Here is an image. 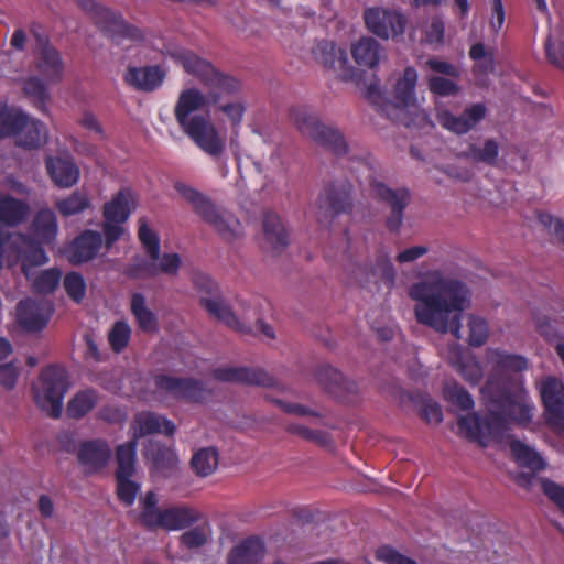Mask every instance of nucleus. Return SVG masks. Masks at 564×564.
<instances>
[{
    "instance_id": "nucleus-1",
    "label": "nucleus",
    "mask_w": 564,
    "mask_h": 564,
    "mask_svg": "<svg viewBox=\"0 0 564 564\" xmlns=\"http://www.w3.org/2000/svg\"><path fill=\"white\" fill-rule=\"evenodd\" d=\"M171 56L187 74L196 77L206 87V91L197 87H187L180 91L173 109L175 120L197 148L207 155L219 159L226 150V140L209 117L198 111L212 107L236 132L247 110V102L241 96L242 83L189 51H176Z\"/></svg>"
},
{
    "instance_id": "nucleus-2",
    "label": "nucleus",
    "mask_w": 564,
    "mask_h": 564,
    "mask_svg": "<svg viewBox=\"0 0 564 564\" xmlns=\"http://www.w3.org/2000/svg\"><path fill=\"white\" fill-rule=\"evenodd\" d=\"M408 295L419 324L463 338V313L471 306V292L463 281L432 270L409 286Z\"/></svg>"
},
{
    "instance_id": "nucleus-3",
    "label": "nucleus",
    "mask_w": 564,
    "mask_h": 564,
    "mask_svg": "<svg viewBox=\"0 0 564 564\" xmlns=\"http://www.w3.org/2000/svg\"><path fill=\"white\" fill-rule=\"evenodd\" d=\"M534 405L524 390L505 397L496 409H491L486 419L476 413L458 417V434L486 447L491 441H501L508 430V423L527 425L533 417Z\"/></svg>"
},
{
    "instance_id": "nucleus-4",
    "label": "nucleus",
    "mask_w": 564,
    "mask_h": 564,
    "mask_svg": "<svg viewBox=\"0 0 564 564\" xmlns=\"http://www.w3.org/2000/svg\"><path fill=\"white\" fill-rule=\"evenodd\" d=\"M417 73L413 67H406L393 86L392 100H388L379 82L367 87L366 97L379 111L393 121L406 127L433 128L427 113L417 100L415 87Z\"/></svg>"
},
{
    "instance_id": "nucleus-5",
    "label": "nucleus",
    "mask_w": 564,
    "mask_h": 564,
    "mask_svg": "<svg viewBox=\"0 0 564 564\" xmlns=\"http://www.w3.org/2000/svg\"><path fill=\"white\" fill-rule=\"evenodd\" d=\"M174 188L223 239L234 241L242 236V226L239 219L231 213L215 206L205 194L183 182H175Z\"/></svg>"
},
{
    "instance_id": "nucleus-6",
    "label": "nucleus",
    "mask_w": 564,
    "mask_h": 564,
    "mask_svg": "<svg viewBox=\"0 0 564 564\" xmlns=\"http://www.w3.org/2000/svg\"><path fill=\"white\" fill-rule=\"evenodd\" d=\"M139 239L147 253V259H137L128 269L132 278H152L159 274L176 275L181 267L177 253L160 256V239L144 219L139 221Z\"/></svg>"
},
{
    "instance_id": "nucleus-7",
    "label": "nucleus",
    "mask_w": 564,
    "mask_h": 564,
    "mask_svg": "<svg viewBox=\"0 0 564 564\" xmlns=\"http://www.w3.org/2000/svg\"><path fill=\"white\" fill-rule=\"evenodd\" d=\"M140 506L139 521L148 529L180 531L198 522L202 518L197 509L187 505L159 508L156 495L153 491H148L140 499Z\"/></svg>"
},
{
    "instance_id": "nucleus-8",
    "label": "nucleus",
    "mask_w": 564,
    "mask_h": 564,
    "mask_svg": "<svg viewBox=\"0 0 564 564\" xmlns=\"http://www.w3.org/2000/svg\"><path fill=\"white\" fill-rule=\"evenodd\" d=\"M68 382L66 371L56 366L42 370L37 380L32 384L33 399L36 405L52 417H58L63 410L64 395Z\"/></svg>"
},
{
    "instance_id": "nucleus-9",
    "label": "nucleus",
    "mask_w": 564,
    "mask_h": 564,
    "mask_svg": "<svg viewBox=\"0 0 564 564\" xmlns=\"http://www.w3.org/2000/svg\"><path fill=\"white\" fill-rule=\"evenodd\" d=\"M291 120L304 137L329 149L336 155L347 152L348 147L341 132L332 126L324 124L316 115L307 111V109L293 108Z\"/></svg>"
},
{
    "instance_id": "nucleus-10",
    "label": "nucleus",
    "mask_w": 564,
    "mask_h": 564,
    "mask_svg": "<svg viewBox=\"0 0 564 564\" xmlns=\"http://www.w3.org/2000/svg\"><path fill=\"white\" fill-rule=\"evenodd\" d=\"M364 20L369 32L381 40L402 36L408 25V18L401 10L380 6L366 9Z\"/></svg>"
},
{
    "instance_id": "nucleus-11",
    "label": "nucleus",
    "mask_w": 564,
    "mask_h": 564,
    "mask_svg": "<svg viewBox=\"0 0 564 564\" xmlns=\"http://www.w3.org/2000/svg\"><path fill=\"white\" fill-rule=\"evenodd\" d=\"M155 393L163 400H182L200 403L207 400L212 392L200 382L189 378L156 376L154 378Z\"/></svg>"
},
{
    "instance_id": "nucleus-12",
    "label": "nucleus",
    "mask_w": 564,
    "mask_h": 564,
    "mask_svg": "<svg viewBox=\"0 0 564 564\" xmlns=\"http://www.w3.org/2000/svg\"><path fill=\"white\" fill-rule=\"evenodd\" d=\"M539 391L547 424L564 434V382L554 376H546L539 382Z\"/></svg>"
},
{
    "instance_id": "nucleus-13",
    "label": "nucleus",
    "mask_w": 564,
    "mask_h": 564,
    "mask_svg": "<svg viewBox=\"0 0 564 564\" xmlns=\"http://www.w3.org/2000/svg\"><path fill=\"white\" fill-rule=\"evenodd\" d=\"M34 67L50 84H58L64 78L65 64L61 53L45 39H37L34 51Z\"/></svg>"
},
{
    "instance_id": "nucleus-14",
    "label": "nucleus",
    "mask_w": 564,
    "mask_h": 564,
    "mask_svg": "<svg viewBox=\"0 0 564 564\" xmlns=\"http://www.w3.org/2000/svg\"><path fill=\"white\" fill-rule=\"evenodd\" d=\"M316 218L321 224H327L336 215L350 208V187L329 185L317 198Z\"/></svg>"
},
{
    "instance_id": "nucleus-15",
    "label": "nucleus",
    "mask_w": 564,
    "mask_h": 564,
    "mask_svg": "<svg viewBox=\"0 0 564 564\" xmlns=\"http://www.w3.org/2000/svg\"><path fill=\"white\" fill-rule=\"evenodd\" d=\"M440 355L471 386L481 381L484 370L480 362L473 355H464L459 344L453 341L445 347H441Z\"/></svg>"
},
{
    "instance_id": "nucleus-16",
    "label": "nucleus",
    "mask_w": 564,
    "mask_h": 564,
    "mask_svg": "<svg viewBox=\"0 0 564 564\" xmlns=\"http://www.w3.org/2000/svg\"><path fill=\"white\" fill-rule=\"evenodd\" d=\"M486 112V107L482 104H474L466 107L459 116L453 115L447 109H438L436 118L444 129L455 134H465L485 118Z\"/></svg>"
},
{
    "instance_id": "nucleus-17",
    "label": "nucleus",
    "mask_w": 564,
    "mask_h": 564,
    "mask_svg": "<svg viewBox=\"0 0 564 564\" xmlns=\"http://www.w3.org/2000/svg\"><path fill=\"white\" fill-rule=\"evenodd\" d=\"M95 20L96 23L118 43H121L123 40L138 42L143 39V34L140 29L128 24L121 15L107 8L97 7Z\"/></svg>"
},
{
    "instance_id": "nucleus-18",
    "label": "nucleus",
    "mask_w": 564,
    "mask_h": 564,
    "mask_svg": "<svg viewBox=\"0 0 564 564\" xmlns=\"http://www.w3.org/2000/svg\"><path fill=\"white\" fill-rule=\"evenodd\" d=\"M30 214L26 202L0 192V246L9 240L7 228L17 227L24 223Z\"/></svg>"
},
{
    "instance_id": "nucleus-19",
    "label": "nucleus",
    "mask_w": 564,
    "mask_h": 564,
    "mask_svg": "<svg viewBox=\"0 0 564 564\" xmlns=\"http://www.w3.org/2000/svg\"><path fill=\"white\" fill-rule=\"evenodd\" d=\"M213 377L220 382H234L261 387H273L274 378L260 368L219 367L213 370Z\"/></svg>"
},
{
    "instance_id": "nucleus-20",
    "label": "nucleus",
    "mask_w": 564,
    "mask_h": 564,
    "mask_svg": "<svg viewBox=\"0 0 564 564\" xmlns=\"http://www.w3.org/2000/svg\"><path fill=\"white\" fill-rule=\"evenodd\" d=\"M372 193L390 205L391 215L387 219V226L390 230H398L402 224L403 209L410 202L409 191L405 188L391 189L382 183H375Z\"/></svg>"
},
{
    "instance_id": "nucleus-21",
    "label": "nucleus",
    "mask_w": 564,
    "mask_h": 564,
    "mask_svg": "<svg viewBox=\"0 0 564 564\" xmlns=\"http://www.w3.org/2000/svg\"><path fill=\"white\" fill-rule=\"evenodd\" d=\"M53 312L48 301L40 302L30 299L20 301L17 306V316L19 324L26 330H40L48 322Z\"/></svg>"
},
{
    "instance_id": "nucleus-22",
    "label": "nucleus",
    "mask_w": 564,
    "mask_h": 564,
    "mask_svg": "<svg viewBox=\"0 0 564 564\" xmlns=\"http://www.w3.org/2000/svg\"><path fill=\"white\" fill-rule=\"evenodd\" d=\"M111 457V448L104 440L84 442L77 449V458L87 474L101 470Z\"/></svg>"
},
{
    "instance_id": "nucleus-23",
    "label": "nucleus",
    "mask_w": 564,
    "mask_h": 564,
    "mask_svg": "<svg viewBox=\"0 0 564 564\" xmlns=\"http://www.w3.org/2000/svg\"><path fill=\"white\" fill-rule=\"evenodd\" d=\"M45 166L57 187L70 188L78 183L80 171L72 156H47Z\"/></svg>"
},
{
    "instance_id": "nucleus-24",
    "label": "nucleus",
    "mask_w": 564,
    "mask_h": 564,
    "mask_svg": "<svg viewBox=\"0 0 564 564\" xmlns=\"http://www.w3.org/2000/svg\"><path fill=\"white\" fill-rule=\"evenodd\" d=\"M102 246L101 234L85 230L67 248V258L73 264H82L93 260Z\"/></svg>"
},
{
    "instance_id": "nucleus-25",
    "label": "nucleus",
    "mask_w": 564,
    "mask_h": 564,
    "mask_svg": "<svg viewBox=\"0 0 564 564\" xmlns=\"http://www.w3.org/2000/svg\"><path fill=\"white\" fill-rule=\"evenodd\" d=\"M133 438L138 442V438L153 434L163 433L172 436L176 430L175 424L164 417L163 415L152 412H141L134 416L133 423Z\"/></svg>"
},
{
    "instance_id": "nucleus-26",
    "label": "nucleus",
    "mask_w": 564,
    "mask_h": 564,
    "mask_svg": "<svg viewBox=\"0 0 564 564\" xmlns=\"http://www.w3.org/2000/svg\"><path fill=\"white\" fill-rule=\"evenodd\" d=\"M486 360L494 372L512 375L527 370L528 360L524 356L511 354L499 348H488Z\"/></svg>"
},
{
    "instance_id": "nucleus-27",
    "label": "nucleus",
    "mask_w": 564,
    "mask_h": 564,
    "mask_svg": "<svg viewBox=\"0 0 564 564\" xmlns=\"http://www.w3.org/2000/svg\"><path fill=\"white\" fill-rule=\"evenodd\" d=\"M164 78L165 73L159 66L129 67L123 76L128 85L143 91H153Z\"/></svg>"
},
{
    "instance_id": "nucleus-28",
    "label": "nucleus",
    "mask_w": 564,
    "mask_h": 564,
    "mask_svg": "<svg viewBox=\"0 0 564 564\" xmlns=\"http://www.w3.org/2000/svg\"><path fill=\"white\" fill-rule=\"evenodd\" d=\"M30 231L36 243H53L58 232L55 213L48 208L40 209L31 223Z\"/></svg>"
},
{
    "instance_id": "nucleus-29",
    "label": "nucleus",
    "mask_w": 564,
    "mask_h": 564,
    "mask_svg": "<svg viewBox=\"0 0 564 564\" xmlns=\"http://www.w3.org/2000/svg\"><path fill=\"white\" fill-rule=\"evenodd\" d=\"M312 53L316 63L325 68L335 72H346L348 68L346 51L341 47H337L333 42L322 41L317 43Z\"/></svg>"
},
{
    "instance_id": "nucleus-30",
    "label": "nucleus",
    "mask_w": 564,
    "mask_h": 564,
    "mask_svg": "<svg viewBox=\"0 0 564 564\" xmlns=\"http://www.w3.org/2000/svg\"><path fill=\"white\" fill-rule=\"evenodd\" d=\"M137 207V198L130 188L120 189L117 195L104 206V218L115 223H124Z\"/></svg>"
},
{
    "instance_id": "nucleus-31",
    "label": "nucleus",
    "mask_w": 564,
    "mask_h": 564,
    "mask_svg": "<svg viewBox=\"0 0 564 564\" xmlns=\"http://www.w3.org/2000/svg\"><path fill=\"white\" fill-rule=\"evenodd\" d=\"M202 306L215 319L240 333H247L248 327L241 323L230 307L218 295L203 296L200 299Z\"/></svg>"
},
{
    "instance_id": "nucleus-32",
    "label": "nucleus",
    "mask_w": 564,
    "mask_h": 564,
    "mask_svg": "<svg viewBox=\"0 0 564 564\" xmlns=\"http://www.w3.org/2000/svg\"><path fill=\"white\" fill-rule=\"evenodd\" d=\"M15 135L18 145L25 149H37L46 142L47 129L40 120L25 115L24 122Z\"/></svg>"
},
{
    "instance_id": "nucleus-33",
    "label": "nucleus",
    "mask_w": 564,
    "mask_h": 564,
    "mask_svg": "<svg viewBox=\"0 0 564 564\" xmlns=\"http://www.w3.org/2000/svg\"><path fill=\"white\" fill-rule=\"evenodd\" d=\"M351 55L359 66L373 68L382 58L383 48L377 40L368 36L361 37L351 45Z\"/></svg>"
},
{
    "instance_id": "nucleus-34",
    "label": "nucleus",
    "mask_w": 564,
    "mask_h": 564,
    "mask_svg": "<svg viewBox=\"0 0 564 564\" xmlns=\"http://www.w3.org/2000/svg\"><path fill=\"white\" fill-rule=\"evenodd\" d=\"M264 554L263 543L257 538H249L232 547L227 557L228 564H253Z\"/></svg>"
},
{
    "instance_id": "nucleus-35",
    "label": "nucleus",
    "mask_w": 564,
    "mask_h": 564,
    "mask_svg": "<svg viewBox=\"0 0 564 564\" xmlns=\"http://www.w3.org/2000/svg\"><path fill=\"white\" fill-rule=\"evenodd\" d=\"M263 235L265 248L272 252H280L286 245V232L279 216L267 214L263 219Z\"/></svg>"
},
{
    "instance_id": "nucleus-36",
    "label": "nucleus",
    "mask_w": 564,
    "mask_h": 564,
    "mask_svg": "<svg viewBox=\"0 0 564 564\" xmlns=\"http://www.w3.org/2000/svg\"><path fill=\"white\" fill-rule=\"evenodd\" d=\"M144 456L156 471L172 469L177 464V456L173 448L152 441L145 446Z\"/></svg>"
},
{
    "instance_id": "nucleus-37",
    "label": "nucleus",
    "mask_w": 564,
    "mask_h": 564,
    "mask_svg": "<svg viewBox=\"0 0 564 564\" xmlns=\"http://www.w3.org/2000/svg\"><path fill=\"white\" fill-rule=\"evenodd\" d=\"M510 451L514 459L523 467L539 471L546 467L543 457L532 447L519 440H511Z\"/></svg>"
},
{
    "instance_id": "nucleus-38",
    "label": "nucleus",
    "mask_w": 564,
    "mask_h": 564,
    "mask_svg": "<svg viewBox=\"0 0 564 564\" xmlns=\"http://www.w3.org/2000/svg\"><path fill=\"white\" fill-rule=\"evenodd\" d=\"M19 239L25 247L19 251V257L22 259V270L25 276L31 280L30 267L43 265L48 261V258L45 251L31 242L26 236L20 235Z\"/></svg>"
},
{
    "instance_id": "nucleus-39",
    "label": "nucleus",
    "mask_w": 564,
    "mask_h": 564,
    "mask_svg": "<svg viewBox=\"0 0 564 564\" xmlns=\"http://www.w3.org/2000/svg\"><path fill=\"white\" fill-rule=\"evenodd\" d=\"M89 207V196L87 193L82 191H75L55 202V208L63 217L79 215Z\"/></svg>"
},
{
    "instance_id": "nucleus-40",
    "label": "nucleus",
    "mask_w": 564,
    "mask_h": 564,
    "mask_svg": "<svg viewBox=\"0 0 564 564\" xmlns=\"http://www.w3.org/2000/svg\"><path fill=\"white\" fill-rule=\"evenodd\" d=\"M219 454L215 447H204L194 453L191 466L199 477L212 475L218 467Z\"/></svg>"
},
{
    "instance_id": "nucleus-41",
    "label": "nucleus",
    "mask_w": 564,
    "mask_h": 564,
    "mask_svg": "<svg viewBox=\"0 0 564 564\" xmlns=\"http://www.w3.org/2000/svg\"><path fill=\"white\" fill-rule=\"evenodd\" d=\"M131 313L135 317L139 327L147 333H154L158 329L155 315L147 306L145 297L134 293L131 299Z\"/></svg>"
},
{
    "instance_id": "nucleus-42",
    "label": "nucleus",
    "mask_w": 564,
    "mask_h": 564,
    "mask_svg": "<svg viewBox=\"0 0 564 564\" xmlns=\"http://www.w3.org/2000/svg\"><path fill=\"white\" fill-rule=\"evenodd\" d=\"M138 442H130L119 445L116 451L117 470L116 477L133 476L135 473V455Z\"/></svg>"
},
{
    "instance_id": "nucleus-43",
    "label": "nucleus",
    "mask_w": 564,
    "mask_h": 564,
    "mask_svg": "<svg viewBox=\"0 0 564 564\" xmlns=\"http://www.w3.org/2000/svg\"><path fill=\"white\" fill-rule=\"evenodd\" d=\"M98 402V395L94 390L77 392L68 402L67 414L70 417L79 419L90 412Z\"/></svg>"
},
{
    "instance_id": "nucleus-44",
    "label": "nucleus",
    "mask_w": 564,
    "mask_h": 564,
    "mask_svg": "<svg viewBox=\"0 0 564 564\" xmlns=\"http://www.w3.org/2000/svg\"><path fill=\"white\" fill-rule=\"evenodd\" d=\"M499 154V147L495 140H487L482 148L471 143L465 151H462L458 156L474 162H484L494 164Z\"/></svg>"
},
{
    "instance_id": "nucleus-45",
    "label": "nucleus",
    "mask_w": 564,
    "mask_h": 564,
    "mask_svg": "<svg viewBox=\"0 0 564 564\" xmlns=\"http://www.w3.org/2000/svg\"><path fill=\"white\" fill-rule=\"evenodd\" d=\"M25 113L9 109L0 104V139L15 135L24 122Z\"/></svg>"
},
{
    "instance_id": "nucleus-46",
    "label": "nucleus",
    "mask_w": 564,
    "mask_h": 564,
    "mask_svg": "<svg viewBox=\"0 0 564 564\" xmlns=\"http://www.w3.org/2000/svg\"><path fill=\"white\" fill-rule=\"evenodd\" d=\"M22 89L24 95L29 97L39 109H44L45 104L50 100V94L47 93L45 83L35 76L23 80Z\"/></svg>"
},
{
    "instance_id": "nucleus-47",
    "label": "nucleus",
    "mask_w": 564,
    "mask_h": 564,
    "mask_svg": "<svg viewBox=\"0 0 564 564\" xmlns=\"http://www.w3.org/2000/svg\"><path fill=\"white\" fill-rule=\"evenodd\" d=\"M468 344L474 347L482 346L489 337V326L485 318L477 315L468 316Z\"/></svg>"
},
{
    "instance_id": "nucleus-48",
    "label": "nucleus",
    "mask_w": 564,
    "mask_h": 564,
    "mask_svg": "<svg viewBox=\"0 0 564 564\" xmlns=\"http://www.w3.org/2000/svg\"><path fill=\"white\" fill-rule=\"evenodd\" d=\"M444 397L453 405L460 410H470L474 406V400L470 394L457 382H448L444 387Z\"/></svg>"
},
{
    "instance_id": "nucleus-49",
    "label": "nucleus",
    "mask_w": 564,
    "mask_h": 564,
    "mask_svg": "<svg viewBox=\"0 0 564 564\" xmlns=\"http://www.w3.org/2000/svg\"><path fill=\"white\" fill-rule=\"evenodd\" d=\"M62 272L58 269H47L42 271L32 280V285L37 293H52L61 282Z\"/></svg>"
},
{
    "instance_id": "nucleus-50",
    "label": "nucleus",
    "mask_w": 564,
    "mask_h": 564,
    "mask_svg": "<svg viewBox=\"0 0 564 564\" xmlns=\"http://www.w3.org/2000/svg\"><path fill=\"white\" fill-rule=\"evenodd\" d=\"M63 286L68 297L75 303H80L86 295V282L82 274L69 272L63 280Z\"/></svg>"
},
{
    "instance_id": "nucleus-51",
    "label": "nucleus",
    "mask_w": 564,
    "mask_h": 564,
    "mask_svg": "<svg viewBox=\"0 0 564 564\" xmlns=\"http://www.w3.org/2000/svg\"><path fill=\"white\" fill-rule=\"evenodd\" d=\"M131 336V328L128 323L120 321L115 323L108 335V340L111 348L116 352H120L127 347Z\"/></svg>"
},
{
    "instance_id": "nucleus-52",
    "label": "nucleus",
    "mask_w": 564,
    "mask_h": 564,
    "mask_svg": "<svg viewBox=\"0 0 564 564\" xmlns=\"http://www.w3.org/2000/svg\"><path fill=\"white\" fill-rule=\"evenodd\" d=\"M131 478L132 476L116 477L118 497L127 506H131L134 502L141 488L140 484Z\"/></svg>"
},
{
    "instance_id": "nucleus-53",
    "label": "nucleus",
    "mask_w": 564,
    "mask_h": 564,
    "mask_svg": "<svg viewBox=\"0 0 564 564\" xmlns=\"http://www.w3.org/2000/svg\"><path fill=\"white\" fill-rule=\"evenodd\" d=\"M210 538V530L207 527H195L185 531L181 538V544L193 550L198 549L207 543Z\"/></svg>"
},
{
    "instance_id": "nucleus-54",
    "label": "nucleus",
    "mask_w": 564,
    "mask_h": 564,
    "mask_svg": "<svg viewBox=\"0 0 564 564\" xmlns=\"http://www.w3.org/2000/svg\"><path fill=\"white\" fill-rule=\"evenodd\" d=\"M445 23L440 17H433L424 29V42L440 47L444 44Z\"/></svg>"
},
{
    "instance_id": "nucleus-55",
    "label": "nucleus",
    "mask_w": 564,
    "mask_h": 564,
    "mask_svg": "<svg viewBox=\"0 0 564 564\" xmlns=\"http://www.w3.org/2000/svg\"><path fill=\"white\" fill-rule=\"evenodd\" d=\"M545 54L550 64L564 72V42H553L549 36L545 42Z\"/></svg>"
},
{
    "instance_id": "nucleus-56",
    "label": "nucleus",
    "mask_w": 564,
    "mask_h": 564,
    "mask_svg": "<svg viewBox=\"0 0 564 564\" xmlns=\"http://www.w3.org/2000/svg\"><path fill=\"white\" fill-rule=\"evenodd\" d=\"M429 89L438 96H451L458 91V86L451 78L433 76L427 82Z\"/></svg>"
},
{
    "instance_id": "nucleus-57",
    "label": "nucleus",
    "mask_w": 564,
    "mask_h": 564,
    "mask_svg": "<svg viewBox=\"0 0 564 564\" xmlns=\"http://www.w3.org/2000/svg\"><path fill=\"white\" fill-rule=\"evenodd\" d=\"M420 415L429 424H438L443 421L441 406L430 398L422 400Z\"/></svg>"
},
{
    "instance_id": "nucleus-58",
    "label": "nucleus",
    "mask_w": 564,
    "mask_h": 564,
    "mask_svg": "<svg viewBox=\"0 0 564 564\" xmlns=\"http://www.w3.org/2000/svg\"><path fill=\"white\" fill-rule=\"evenodd\" d=\"M543 492L561 509L564 513V487H561L549 479H541Z\"/></svg>"
},
{
    "instance_id": "nucleus-59",
    "label": "nucleus",
    "mask_w": 564,
    "mask_h": 564,
    "mask_svg": "<svg viewBox=\"0 0 564 564\" xmlns=\"http://www.w3.org/2000/svg\"><path fill=\"white\" fill-rule=\"evenodd\" d=\"M376 558L384 562L386 564H417L413 560L388 546L378 549L376 552Z\"/></svg>"
},
{
    "instance_id": "nucleus-60",
    "label": "nucleus",
    "mask_w": 564,
    "mask_h": 564,
    "mask_svg": "<svg viewBox=\"0 0 564 564\" xmlns=\"http://www.w3.org/2000/svg\"><path fill=\"white\" fill-rule=\"evenodd\" d=\"M18 377L19 370L12 362L0 366V386L2 388L12 390L15 387Z\"/></svg>"
},
{
    "instance_id": "nucleus-61",
    "label": "nucleus",
    "mask_w": 564,
    "mask_h": 564,
    "mask_svg": "<svg viewBox=\"0 0 564 564\" xmlns=\"http://www.w3.org/2000/svg\"><path fill=\"white\" fill-rule=\"evenodd\" d=\"M123 223H115L110 220H105L102 226V230L106 238V247L110 249L112 245L120 239V237L124 234V228L122 227Z\"/></svg>"
},
{
    "instance_id": "nucleus-62",
    "label": "nucleus",
    "mask_w": 564,
    "mask_h": 564,
    "mask_svg": "<svg viewBox=\"0 0 564 564\" xmlns=\"http://www.w3.org/2000/svg\"><path fill=\"white\" fill-rule=\"evenodd\" d=\"M427 252L429 249L425 246H413L400 251L397 254L395 260L400 264L412 263L425 256Z\"/></svg>"
},
{
    "instance_id": "nucleus-63",
    "label": "nucleus",
    "mask_w": 564,
    "mask_h": 564,
    "mask_svg": "<svg viewBox=\"0 0 564 564\" xmlns=\"http://www.w3.org/2000/svg\"><path fill=\"white\" fill-rule=\"evenodd\" d=\"M426 66L436 72V73H440V74H444L448 77H458L459 76V70L458 68L453 65V64H449L445 61H442V59H437V58H430L427 62H426Z\"/></svg>"
},
{
    "instance_id": "nucleus-64",
    "label": "nucleus",
    "mask_w": 564,
    "mask_h": 564,
    "mask_svg": "<svg viewBox=\"0 0 564 564\" xmlns=\"http://www.w3.org/2000/svg\"><path fill=\"white\" fill-rule=\"evenodd\" d=\"M491 12L490 28L495 33H498L505 23V9L502 0H491Z\"/></svg>"
}]
</instances>
